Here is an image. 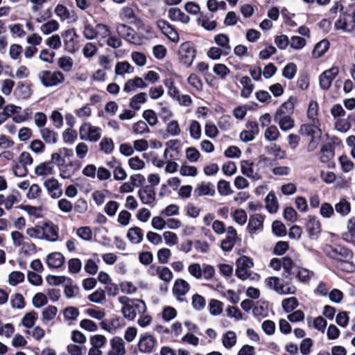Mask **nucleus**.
<instances>
[{
	"instance_id": "nucleus-57",
	"label": "nucleus",
	"mask_w": 355,
	"mask_h": 355,
	"mask_svg": "<svg viewBox=\"0 0 355 355\" xmlns=\"http://www.w3.org/2000/svg\"><path fill=\"white\" fill-rule=\"evenodd\" d=\"M100 150L105 154H111L114 148V144L111 138L104 137L99 144Z\"/></svg>"
},
{
	"instance_id": "nucleus-1",
	"label": "nucleus",
	"mask_w": 355,
	"mask_h": 355,
	"mask_svg": "<svg viewBox=\"0 0 355 355\" xmlns=\"http://www.w3.org/2000/svg\"><path fill=\"white\" fill-rule=\"evenodd\" d=\"M323 252L334 259L338 269L347 272H352L355 270V265L352 261L353 253L349 249L341 245L327 244L323 247Z\"/></svg>"
},
{
	"instance_id": "nucleus-18",
	"label": "nucleus",
	"mask_w": 355,
	"mask_h": 355,
	"mask_svg": "<svg viewBox=\"0 0 355 355\" xmlns=\"http://www.w3.org/2000/svg\"><path fill=\"white\" fill-rule=\"evenodd\" d=\"M138 196L143 204L150 205L155 201L156 193L153 186L146 185L138 191Z\"/></svg>"
},
{
	"instance_id": "nucleus-41",
	"label": "nucleus",
	"mask_w": 355,
	"mask_h": 355,
	"mask_svg": "<svg viewBox=\"0 0 355 355\" xmlns=\"http://www.w3.org/2000/svg\"><path fill=\"white\" fill-rule=\"evenodd\" d=\"M57 65L64 72L71 71L73 67V60L70 56L64 55L57 60Z\"/></svg>"
},
{
	"instance_id": "nucleus-56",
	"label": "nucleus",
	"mask_w": 355,
	"mask_h": 355,
	"mask_svg": "<svg viewBox=\"0 0 355 355\" xmlns=\"http://www.w3.org/2000/svg\"><path fill=\"white\" fill-rule=\"evenodd\" d=\"M25 275L20 271H12L8 275V284L12 286H15L17 284L24 281Z\"/></svg>"
},
{
	"instance_id": "nucleus-48",
	"label": "nucleus",
	"mask_w": 355,
	"mask_h": 355,
	"mask_svg": "<svg viewBox=\"0 0 355 355\" xmlns=\"http://www.w3.org/2000/svg\"><path fill=\"white\" fill-rule=\"evenodd\" d=\"M209 312L211 315H219L223 310V303L218 300L211 299L208 304Z\"/></svg>"
},
{
	"instance_id": "nucleus-61",
	"label": "nucleus",
	"mask_w": 355,
	"mask_h": 355,
	"mask_svg": "<svg viewBox=\"0 0 355 355\" xmlns=\"http://www.w3.org/2000/svg\"><path fill=\"white\" fill-rule=\"evenodd\" d=\"M335 209L342 216H346L351 211V205L345 199H341L338 203L336 204Z\"/></svg>"
},
{
	"instance_id": "nucleus-38",
	"label": "nucleus",
	"mask_w": 355,
	"mask_h": 355,
	"mask_svg": "<svg viewBox=\"0 0 355 355\" xmlns=\"http://www.w3.org/2000/svg\"><path fill=\"white\" fill-rule=\"evenodd\" d=\"M272 166V162L269 157L264 155L259 156L256 163V168L259 174L267 173L268 169Z\"/></svg>"
},
{
	"instance_id": "nucleus-35",
	"label": "nucleus",
	"mask_w": 355,
	"mask_h": 355,
	"mask_svg": "<svg viewBox=\"0 0 355 355\" xmlns=\"http://www.w3.org/2000/svg\"><path fill=\"white\" fill-rule=\"evenodd\" d=\"M274 121L283 131L292 129L295 125L294 120L291 116H274Z\"/></svg>"
},
{
	"instance_id": "nucleus-9",
	"label": "nucleus",
	"mask_w": 355,
	"mask_h": 355,
	"mask_svg": "<svg viewBox=\"0 0 355 355\" xmlns=\"http://www.w3.org/2000/svg\"><path fill=\"white\" fill-rule=\"evenodd\" d=\"M178 55L181 63L190 67L196 58V51L193 44L190 42L182 43L180 46Z\"/></svg>"
},
{
	"instance_id": "nucleus-36",
	"label": "nucleus",
	"mask_w": 355,
	"mask_h": 355,
	"mask_svg": "<svg viewBox=\"0 0 355 355\" xmlns=\"http://www.w3.org/2000/svg\"><path fill=\"white\" fill-rule=\"evenodd\" d=\"M11 238L13 242V245L15 247H22L31 249L35 247V245L31 243L25 242L24 236L18 231H14L11 233Z\"/></svg>"
},
{
	"instance_id": "nucleus-49",
	"label": "nucleus",
	"mask_w": 355,
	"mask_h": 355,
	"mask_svg": "<svg viewBox=\"0 0 355 355\" xmlns=\"http://www.w3.org/2000/svg\"><path fill=\"white\" fill-rule=\"evenodd\" d=\"M83 34L87 40H94L96 38V26L94 27L87 20L83 21Z\"/></svg>"
},
{
	"instance_id": "nucleus-17",
	"label": "nucleus",
	"mask_w": 355,
	"mask_h": 355,
	"mask_svg": "<svg viewBox=\"0 0 355 355\" xmlns=\"http://www.w3.org/2000/svg\"><path fill=\"white\" fill-rule=\"evenodd\" d=\"M116 31L118 35L126 41L131 43H137V35L136 32L130 26L124 24H119L116 26Z\"/></svg>"
},
{
	"instance_id": "nucleus-32",
	"label": "nucleus",
	"mask_w": 355,
	"mask_h": 355,
	"mask_svg": "<svg viewBox=\"0 0 355 355\" xmlns=\"http://www.w3.org/2000/svg\"><path fill=\"white\" fill-rule=\"evenodd\" d=\"M168 17L173 21H180L183 24H187L190 21V17L178 8H170L168 11Z\"/></svg>"
},
{
	"instance_id": "nucleus-45",
	"label": "nucleus",
	"mask_w": 355,
	"mask_h": 355,
	"mask_svg": "<svg viewBox=\"0 0 355 355\" xmlns=\"http://www.w3.org/2000/svg\"><path fill=\"white\" fill-rule=\"evenodd\" d=\"M266 207L270 213H276L278 210L277 199L273 192H270L266 198Z\"/></svg>"
},
{
	"instance_id": "nucleus-20",
	"label": "nucleus",
	"mask_w": 355,
	"mask_h": 355,
	"mask_svg": "<svg viewBox=\"0 0 355 355\" xmlns=\"http://www.w3.org/2000/svg\"><path fill=\"white\" fill-rule=\"evenodd\" d=\"M59 228L53 223H45L42 225V239L55 242L58 239Z\"/></svg>"
},
{
	"instance_id": "nucleus-50",
	"label": "nucleus",
	"mask_w": 355,
	"mask_h": 355,
	"mask_svg": "<svg viewBox=\"0 0 355 355\" xmlns=\"http://www.w3.org/2000/svg\"><path fill=\"white\" fill-rule=\"evenodd\" d=\"M197 23L207 31H213L217 26L216 21L214 20H210L206 15H201L197 19Z\"/></svg>"
},
{
	"instance_id": "nucleus-39",
	"label": "nucleus",
	"mask_w": 355,
	"mask_h": 355,
	"mask_svg": "<svg viewBox=\"0 0 355 355\" xmlns=\"http://www.w3.org/2000/svg\"><path fill=\"white\" fill-rule=\"evenodd\" d=\"M334 157V146L331 144H324L320 150V159L323 163L329 162Z\"/></svg>"
},
{
	"instance_id": "nucleus-12",
	"label": "nucleus",
	"mask_w": 355,
	"mask_h": 355,
	"mask_svg": "<svg viewBox=\"0 0 355 355\" xmlns=\"http://www.w3.org/2000/svg\"><path fill=\"white\" fill-rule=\"evenodd\" d=\"M241 171L243 175L250 178L252 182H257L263 179V175L259 174L254 164L251 160H242L241 162Z\"/></svg>"
},
{
	"instance_id": "nucleus-16",
	"label": "nucleus",
	"mask_w": 355,
	"mask_h": 355,
	"mask_svg": "<svg viewBox=\"0 0 355 355\" xmlns=\"http://www.w3.org/2000/svg\"><path fill=\"white\" fill-rule=\"evenodd\" d=\"M190 290L189 284L183 279H177L173 286V294L179 302L183 300V297L186 295Z\"/></svg>"
},
{
	"instance_id": "nucleus-47",
	"label": "nucleus",
	"mask_w": 355,
	"mask_h": 355,
	"mask_svg": "<svg viewBox=\"0 0 355 355\" xmlns=\"http://www.w3.org/2000/svg\"><path fill=\"white\" fill-rule=\"evenodd\" d=\"M59 28V23L55 19H51L43 24L40 26V30L44 35H49L55 31H57Z\"/></svg>"
},
{
	"instance_id": "nucleus-19",
	"label": "nucleus",
	"mask_w": 355,
	"mask_h": 355,
	"mask_svg": "<svg viewBox=\"0 0 355 355\" xmlns=\"http://www.w3.org/2000/svg\"><path fill=\"white\" fill-rule=\"evenodd\" d=\"M44 186L52 198H59L62 195L61 184L55 178H52L46 180L44 182Z\"/></svg>"
},
{
	"instance_id": "nucleus-30",
	"label": "nucleus",
	"mask_w": 355,
	"mask_h": 355,
	"mask_svg": "<svg viewBox=\"0 0 355 355\" xmlns=\"http://www.w3.org/2000/svg\"><path fill=\"white\" fill-rule=\"evenodd\" d=\"M41 138L49 144H55L58 141L59 135L54 130L44 127L39 130Z\"/></svg>"
},
{
	"instance_id": "nucleus-26",
	"label": "nucleus",
	"mask_w": 355,
	"mask_h": 355,
	"mask_svg": "<svg viewBox=\"0 0 355 355\" xmlns=\"http://www.w3.org/2000/svg\"><path fill=\"white\" fill-rule=\"evenodd\" d=\"M20 198L21 195L17 191H13L6 196L0 194V205H3L6 209L9 210L15 205L19 202Z\"/></svg>"
},
{
	"instance_id": "nucleus-8",
	"label": "nucleus",
	"mask_w": 355,
	"mask_h": 355,
	"mask_svg": "<svg viewBox=\"0 0 355 355\" xmlns=\"http://www.w3.org/2000/svg\"><path fill=\"white\" fill-rule=\"evenodd\" d=\"M236 266L235 273L239 279L244 281L250 277L252 274L250 269L253 267L254 263L250 257H241L236 260Z\"/></svg>"
},
{
	"instance_id": "nucleus-21",
	"label": "nucleus",
	"mask_w": 355,
	"mask_h": 355,
	"mask_svg": "<svg viewBox=\"0 0 355 355\" xmlns=\"http://www.w3.org/2000/svg\"><path fill=\"white\" fill-rule=\"evenodd\" d=\"M264 218L262 215L255 214L250 217L248 224V231L252 235L258 231H261L263 227Z\"/></svg>"
},
{
	"instance_id": "nucleus-24",
	"label": "nucleus",
	"mask_w": 355,
	"mask_h": 355,
	"mask_svg": "<svg viewBox=\"0 0 355 355\" xmlns=\"http://www.w3.org/2000/svg\"><path fill=\"white\" fill-rule=\"evenodd\" d=\"M111 349L108 352V355H125L126 349L125 342L122 338L114 336L110 340Z\"/></svg>"
},
{
	"instance_id": "nucleus-40",
	"label": "nucleus",
	"mask_w": 355,
	"mask_h": 355,
	"mask_svg": "<svg viewBox=\"0 0 355 355\" xmlns=\"http://www.w3.org/2000/svg\"><path fill=\"white\" fill-rule=\"evenodd\" d=\"M147 101V94L145 92H140L133 96L130 101L129 106L135 110H139L142 104Z\"/></svg>"
},
{
	"instance_id": "nucleus-3",
	"label": "nucleus",
	"mask_w": 355,
	"mask_h": 355,
	"mask_svg": "<svg viewBox=\"0 0 355 355\" xmlns=\"http://www.w3.org/2000/svg\"><path fill=\"white\" fill-rule=\"evenodd\" d=\"M264 282L268 288L279 295H292L297 291L292 283L277 277H269L265 279Z\"/></svg>"
},
{
	"instance_id": "nucleus-62",
	"label": "nucleus",
	"mask_w": 355,
	"mask_h": 355,
	"mask_svg": "<svg viewBox=\"0 0 355 355\" xmlns=\"http://www.w3.org/2000/svg\"><path fill=\"white\" fill-rule=\"evenodd\" d=\"M280 135V133L275 125H270L266 128L264 132L265 139L269 141H276Z\"/></svg>"
},
{
	"instance_id": "nucleus-7",
	"label": "nucleus",
	"mask_w": 355,
	"mask_h": 355,
	"mask_svg": "<svg viewBox=\"0 0 355 355\" xmlns=\"http://www.w3.org/2000/svg\"><path fill=\"white\" fill-rule=\"evenodd\" d=\"M79 132L80 139L96 142L101 137L102 129L89 122H84L79 128Z\"/></svg>"
},
{
	"instance_id": "nucleus-31",
	"label": "nucleus",
	"mask_w": 355,
	"mask_h": 355,
	"mask_svg": "<svg viewBox=\"0 0 355 355\" xmlns=\"http://www.w3.org/2000/svg\"><path fill=\"white\" fill-rule=\"evenodd\" d=\"M64 257L60 252H53L46 257V264L49 268H58L64 263Z\"/></svg>"
},
{
	"instance_id": "nucleus-28",
	"label": "nucleus",
	"mask_w": 355,
	"mask_h": 355,
	"mask_svg": "<svg viewBox=\"0 0 355 355\" xmlns=\"http://www.w3.org/2000/svg\"><path fill=\"white\" fill-rule=\"evenodd\" d=\"M215 194L214 186L211 182H202L198 184L194 190L196 197L203 196H214Z\"/></svg>"
},
{
	"instance_id": "nucleus-46",
	"label": "nucleus",
	"mask_w": 355,
	"mask_h": 355,
	"mask_svg": "<svg viewBox=\"0 0 355 355\" xmlns=\"http://www.w3.org/2000/svg\"><path fill=\"white\" fill-rule=\"evenodd\" d=\"M134 67L126 61L119 62L115 66V74L119 76H124L125 73H132Z\"/></svg>"
},
{
	"instance_id": "nucleus-54",
	"label": "nucleus",
	"mask_w": 355,
	"mask_h": 355,
	"mask_svg": "<svg viewBox=\"0 0 355 355\" xmlns=\"http://www.w3.org/2000/svg\"><path fill=\"white\" fill-rule=\"evenodd\" d=\"M180 174L184 177H196L198 173V168L195 166H190L183 164L180 168Z\"/></svg>"
},
{
	"instance_id": "nucleus-59",
	"label": "nucleus",
	"mask_w": 355,
	"mask_h": 355,
	"mask_svg": "<svg viewBox=\"0 0 355 355\" xmlns=\"http://www.w3.org/2000/svg\"><path fill=\"white\" fill-rule=\"evenodd\" d=\"M37 320V313L35 311L27 313L21 320V324L26 328H31L34 326Z\"/></svg>"
},
{
	"instance_id": "nucleus-51",
	"label": "nucleus",
	"mask_w": 355,
	"mask_h": 355,
	"mask_svg": "<svg viewBox=\"0 0 355 355\" xmlns=\"http://www.w3.org/2000/svg\"><path fill=\"white\" fill-rule=\"evenodd\" d=\"M299 305L297 299L295 297H291L282 300V306L284 311L291 313Z\"/></svg>"
},
{
	"instance_id": "nucleus-53",
	"label": "nucleus",
	"mask_w": 355,
	"mask_h": 355,
	"mask_svg": "<svg viewBox=\"0 0 355 355\" xmlns=\"http://www.w3.org/2000/svg\"><path fill=\"white\" fill-rule=\"evenodd\" d=\"M62 166L59 168L60 176L63 179H69L75 173V169L72 162H69L67 164H62Z\"/></svg>"
},
{
	"instance_id": "nucleus-60",
	"label": "nucleus",
	"mask_w": 355,
	"mask_h": 355,
	"mask_svg": "<svg viewBox=\"0 0 355 355\" xmlns=\"http://www.w3.org/2000/svg\"><path fill=\"white\" fill-rule=\"evenodd\" d=\"M96 38L98 37L101 40H104L111 35V30L105 24H96Z\"/></svg>"
},
{
	"instance_id": "nucleus-13",
	"label": "nucleus",
	"mask_w": 355,
	"mask_h": 355,
	"mask_svg": "<svg viewBox=\"0 0 355 355\" xmlns=\"http://www.w3.org/2000/svg\"><path fill=\"white\" fill-rule=\"evenodd\" d=\"M126 325L125 318L119 315H114L109 320L101 322V327L105 331L114 334Z\"/></svg>"
},
{
	"instance_id": "nucleus-63",
	"label": "nucleus",
	"mask_w": 355,
	"mask_h": 355,
	"mask_svg": "<svg viewBox=\"0 0 355 355\" xmlns=\"http://www.w3.org/2000/svg\"><path fill=\"white\" fill-rule=\"evenodd\" d=\"M314 275L313 272L304 268H299L296 277L300 282L308 283L311 277Z\"/></svg>"
},
{
	"instance_id": "nucleus-15",
	"label": "nucleus",
	"mask_w": 355,
	"mask_h": 355,
	"mask_svg": "<svg viewBox=\"0 0 355 355\" xmlns=\"http://www.w3.org/2000/svg\"><path fill=\"white\" fill-rule=\"evenodd\" d=\"M157 27L166 35L171 42H178L180 40L178 33L166 21L160 19L156 22Z\"/></svg>"
},
{
	"instance_id": "nucleus-44",
	"label": "nucleus",
	"mask_w": 355,
	"mask_h": 355,
	"mask_svg": "<svg viewBox=\"0 0 355 355\" xmlns=\"http://www.w3.org/2000/svg\"><path fill=\"white\" fill-rule=\"evenodd\" d=\"M329 47V43L326 40H322L317 43L313 50L312 55L315 58L322 56Z\"/></svg>"
},
{
	"instance_id": "nucleus-52",
	"label": "nucleus",
	"mask_w": 355,
	"mask_h": 355,
	"mask_svg": "<svg viewBox=\"0 0 355 355\" xmlns=\"http://www.w3.org/2000/svg\"><path fill=\"white\" fill-rule=\"evenodd\" d=\"M58 312V309L55 306H49L42 311V321L44 324H47L50 320H53Z\"/></svg>"
},
{
	"instance_id": "nucleus-64",
	"label": "nucleus",
	"mask_w": 355,
	"mask_h": 355,
	"mask_svg": "<svg viewBox=\"0 0 355 355\" xmlns=\"http://www.w3.org/2000/svg\"><path fill=\"white\" fill-rule=\"evenodd\" d=\"M19 96L22 99H28L32 94L31 89L28 85L19 83L16 88Z\"/></svg>"
},
{
	"instance_id": "nucleus-27",
	"label": "nucleus",
	"mask_w": 355,
	"mask_h": 355,
	"mask_svg": "<svg viewBox=\"0 0 355 355\" xmlns=\"http://www.w3.org/2000/svg\"><path fill=\"white\" fill-rule=\"evenodd\" d=\"M148 86L144 80L140 77H135L132 79H129L124 85L123 90L126 93H130L136 90L137 89H144Z\"/></svg>"
},
{
	"instance_id": "nucleus-23",
	"label": "nucleus",
	"mask_w": 355,
	"mask_h": 355,
	"mask_svg": "<svg viewBox=\"0 0 355 355\" xmlns=\"http://www.w3.org/2000/svg\"><path fill=\"white\" fill-rule=\"evenodd\" d=\"M306 230L311 238L317 237L321 232V224L314 216H309L306 223Z\"/></svg>"
},
{
	"instance_id": "nucleus-34",
	"label": "nucleus",
	"mask_w": 355,
	"mask_h": 355,
	"mask_svg": "<svg viewBox=\"0 0 355 355\" xmlns=\"http://www.w3.org/2000/svg\"><path fill=\"white\" fill-rule=\"evenodd\" d=\"M55 168L51 162L40 163L35 168V173L37 176H47L54 174Z\"/></svg>"
},
{
	"instance_id": "nucleus-2",
	"label": "nucleus",
	"mask_w": 355,
	"mask_h": 355,
	"mask_svg": "<svg viewBox=\"0 0 355 355\" xmlns=\"http://www.w3.org/2000/svg\"><path fill=\"white\" fill-rule=\"evenodd\" d=\"M118 300L122 305L121 312L123 318L128 320L133 321L137 315L144 314L146 312V303L141 300L120 296Z\"/></svg>"
},
{
	"instance_id": "nucleus-5",
	"label": "nucleus",
	"mask_w": 355,
	"mask_h": 355,
	"mask_svg": "<svg viewBox=\"0 0 355 355\" xmlns=\"http://www.w3.org/2000/svg\"><path fill=\"white\" fill-rule=\"evenodd\" d=\"M40 83L45 87H54L63 84L66 78L59 70H42L38 73Z\"/></svg>"
},
{
	"instance_id": "nucleus-43",
	"label": "nucleus",
	"mask_w": 355,
	"mask_h": 355,
	"mask_svg": "<svg viewBox=\"0 0 355 355\" xmlns=\"http://www.w3.org/2000/svg\"><path fill=\"white\" fill-rule=\"evenodd\" d=\"M237 337L233 331H228L222 336L223 345L226 349H231L236 344Z\"/></svg>"
},
{
	"instance_id": "nucleus-29",
	"label": "nucleus",
	"mask_w": 355,
	"mask_h": 355,
	"mask_svg": "<svg viewBox=\"0 0 355 355\" xmlns=\"http://www.w3.org/2000/svg\"><path fill=\"white\" fill-rule=\"evenodd\" d=\"M64 44L69 52L74 51V44L78 35L73 28L66 30L62 34Z\"/></svg>"
},
{
	"instance_id": "nucleus-10",
	"label": "nucleus",
	"mask_w": 355,
	"mask_h": 355,
	"mask_svg": "<svg viewBox=\"0 0 355 355\" xmlns=\"http://www.w3.org/2000/svg\"><path fill=\"white\" fill-rule=\"evenodd\" d=\"M156 338L149 333L141 334L139 338L137 347L141 354H151L155 350Z\"/></svg>"
},
{
	"instance_id": "nucleus-37",
	"label": "nucleus",
	"mask_w": 355,
	"mask_h": 355,
	"mask_svg": "<svg viewBox=\"0 0 355 355\" xmlns=\"http://www.w3.org/2000/svg\"><path fill=\"white\" fill-rule=\"evenodd\" d=\"M127 237L134 244H139L144 238L143 230L139 227H133L128 230Z\"/></svg>"
},
{
	"instance_id": "nucleus-14",
	"label": "nucleus",
	"mask_w": 355,
	"mask_h": 355,
	"mask_svg": "<svg viewBox=\"0 0 355 355\" xmlns=\"http://www.w3.org/2000/svg\"><path fill=\"white\" fill-rule=\"evenodd\" d=\"M338 68L333 67L322 73L319 77L320 86L321 89L324 90L329 89L331 85L333 80L338 74Z\"/></svg>"
},
{
	"instance_id": "nucleus-6",
	"label": "nucleus",
	"mask_w": 355,
	"mask_h": 355,
	"mask_svg": "<svg viewBox=\"0 0 355 355\" xmlns=\"http://www.w3.org/2000/svg\"><path fill=\"white\" fill-rule=\"evenodd\" d=\"M189 273L197 279H211L216 273L214 266L209 264H203L202 266L198 263H193L188 266Z\"/></svg>"
},
{
	"instance_id": "nucleus-42",
	"label": "nucleus",
	"mask_w": 355,
	"mask_h": 355,
	"mask_svg": "<svg viewBox=\"0 0 355 355\" xmlns=\"http://www.w3.org/2000/svg\"><path fill=\"white\" fill-rule=\"evenodd\" d=\"M240 83L243 86L241 96L244 98L250 97L254 89V85L252 83L250 78L248 76H243L240 79Z\"/></svg>"
},
{
	"instance_id": "nucleus-4",
	"label": "nucleus",
	"mask_w": 355,
	"mask_h": 355,
	"mask_svg": "<svg viewBox=\"0 0 355 355\" xmlns=\"http://www.w3.org/2000/svg\"><path fill=\"white\" fill-rule=\"evenodd\" d=\"M302 135H306L311 137L307 149L309 152L313 151L318 146L319 140L321 137V130L320 128V122L303 124L299 130Z\"/></svg>"
},
{
	"instance_id": "nucleus-22",
	"label": "nucleus",
	"mask_w": 355,
	"mask_h": 355,
	"mask_svg": "<svg viewBox=\"0 0 355 355\" xmlns=\"http://www.w3.org/2000/svg\"><path fill=\"white\" fill-rule=\"evenodd\" d=\"M149 271L152 275H158L160 279L167 283L170 282L173 277L172 271L168 267L152 265Z\"/></svg>"
},
{
	"instance_id": "nucleus-55",
	"label": "nucleus",
	"mask_w": 355,
	"mask_h": 355,
	"mask_svg": "<svg viewBox=\"0 0 355 355\" xmlns=\"http://www.w3.org/2000/svg\"><path fill=\"white\" fill-rule=\"evenodd\" d=\"M191 305L194 310L202 311L206 306V300L199 294H194L191 298Z\"/></svg>"
},
{
	"instance_id": "nucleus-58",
	"label": "nucleus",
	"mask_w": 355,
	"mask_h": 355,
	"mask_svg": "<svg viewBox=\"0 0 355 355\" xmlns=\"http://www.w3.org/2000/svg\"><path fill=\"white\" fill-rule=\"evenodd\" d=\"M318 105L315 101L310 102L307 110V116L311 122L318 123Z\"/></svg>"
},
{
	"instance_id": "nucleus-33",
	"label": "nucleus",
	"mask_w": 355,
	"mask_h": 355,
	"mask_svg": "<svg viewBox=\"0 0 355 355\" xmlns=\"http://www.w3.org/2000/svg\"><path fill=\"white\" fill-rule=\"evenodd\" d=\"M164 158L166 159L165 172L167 173H174L178 169V164L173 159V155H169V149L166 148L164 152Z\"/></svg>"
},
{
	"instance_id": "nucleus-25",
	"label": "nucleus",
	"mask_w": 355,
	"mask_h": 355,
	"mask_svg": "<svg viewBox=\"0 0 355 355\" xmlns=\"http://www.w3.org/2000/svg\"><path fill=\"white\" fill-rule=\"evenodd\" d=\"M297 102L296 97L291 96L277 109L274 116H291L293 113L294 107Z\"/></svg>"
},
{
	"instance_id": "nucleus-11",
	"label": "nucleus",
	"mask_w": 355,
	"mask_h": 355,
	"mask_svg": "<svg viewBox=\"0 0 355 355\" xmlns=\"http://www.w3.org/2000/svg\"><path fill=\"white\" fill-rule=\"evenodd\" d=\"M334 26L337 30H342L347 33L355 31V13H342L335 22Z\"/></svg>"
}]
</instances>
